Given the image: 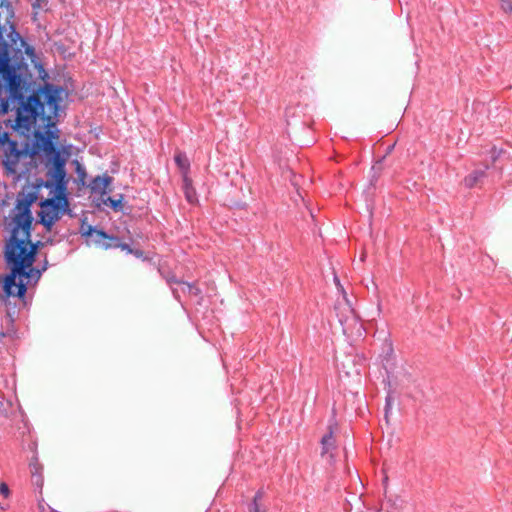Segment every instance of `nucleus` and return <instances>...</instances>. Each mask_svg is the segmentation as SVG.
<instances>
[{
	"label": "nucleus",
	"instance_id": "nucleus-11",
	"mask_svg": "<svg viewBox=\"0 0 512 512\" xmlns=\"http://www.w3.org/2000/svg\"><path fill=\"white\" fill-rule=\"evenodd\" d=\"M484 177H485V171L475 170L464 178V184L468 188H473Z\"/></svg>",
	"mask_w": 512,
	"mask_h": 512
},
{
	"label": "nucleus",
	"instance_id": "nucleus-18",
	"mask_svg": "<svg viewBox=\"0 0 512 512\" xmlns=\"http://www.w3.org/2000/svg\"><path fill=\"white\" fill-rule=\"evenodd\" d=\"M96 231V228L88 225L86 228L82 227V235L86 237H92Z\"/></svg>",
	"mask_w": 512,
	"mask_h": 512
},
{
	"label": "nucleus",
	"instance_id": "nucleus-1",
	"mask_svg": "<svg viewBox=\"0 0 512 512\" xmlns=\"http://www.w3.org/2000/svg\"><path fill=\"white\" fill-rule=\"evenodd\" d=\"M37 199L36 191L21 192L11 212V235L4 248V257L10 273L2 280L6 298L12 296L23 299L30 281L40 277V271L36 270L33 264L41 242L31 241V206Z\"/></svg>",
	"mask_w": 512,
	"mask_h": 512
},
{
	"label": "nucleus",
	"instance_id": "nucleus-19",
	"mask_svg": "<svg viewBox=\"0 0 512 512\" xmlns=\"http://www.w3.org/2000/svg\"><path fill=\"white\" fill-rule=\"evenodd\" d=\"M0 493L3 494L5 497L9 495V488L7 484L4 482L0 484Z\"/></svg>",
	"mask_w": 512,
	"mask_h": 512
},
{
	"label": "nucleus",
	"instance_id": "nucleus-7",
	"mask_svg": "<svg viewBox=\"0 0 512 512\" xmlns=\"http://www.w3.org/2000/svg\"><path fill=\"white\" fill-rule=\"evenodd\" d=\"M112 177L108 175L96 176L90 183L92 193L99 194L101 198L111 192Z\"/></svg>",
	"mask_w": 512,
	"mask_h": 512
},
{
	"label": "nucleus",
	"instance_id": "nucleus-17",
	"mask_svg": "<svg viewBox=\"0 0 512 512\" xmlns=\"http://www.w3.org/2000/svg\"><path fill=\"white\" fill-rule=\"evenodd\" d=\"M500 6L504 12L512 13V0H501Z\"/></svg>",
	"mask_w": 512,
	"mask_h": 512
},
{
	"label": "nucleus",
	"instance_id": "nucleus-4",
	"mask_svg": "<svg viewBox=\"0 0 512 512\" xmlns=\"http://www.w3.org/2000/svg\"><path fill=\"white\" fill-rule=\"evenodd\" d=\"M55 124L51 121V117H47L46 130L35 131L32 144V155L43 153L46 158V177L52 176L55 168H60L62 172H66V160L62 157L60 150L56 147L59 139L58 131Z\"/></svg>",
	"mask_w": 512,
	"mask_h": 512
},
{
	"label": "nucleus",
	"instance_id": "nucleus-22",
	"mask_svg": "<svg viewBox=\"0 0 512 512\" xmlns=\"http://www.w3.org/2000/svg\"><path fill=\"white\" fill-rule=\"evenodd\" d=\"M117 242H118V240H117L116 242H112L113 247H120V248H121V249H123V250H128V251H130L129 246H128L127 244H119V243H117Z\"/></svg>",
	"mask_w": 512,
	"mask_h": 512
},
{
	"label": "nucleus",
	"instance_id": "nucleus-12",
	"mask_svg": "<svg viewBox=\"0 0 512 512\" xmlns=\"http://www.w3.org/2000/svg\"><path fill=\"white\" fill-rule=\"evenodd\" d=\"M123 199H124V197L122 194H120L117 199L109 197V196L106 198H105V196L103 198H101L103 204L111 207L114 211H121L123 209V204H122Z\"/></svg>",
	"mask_w": 512,
	"mask_h": 512
},
{
	"label": "nucleus",
	"instance_id": "nucleus-8",
	"mask_svg": "<svg viewBox=\"0 0 512 512\" xmlns=\"http://www.w3.org/2000/svg\"><path fill=\"white\" fill-rule=\"evenodd\" d=\"M92 238H93V242L97 246H99V247H101V248H103L105 250H107L109 248H112L113 247L112 242H116L117 241V238L109 236L103 230H98V229H96V231H95L94 235L92 236Z\"/></svg>",
	"mask_w": 512,
	"mask_h": 512
},
{
	"label": "nucleus",
	"instance_id": "nucleus-10",
	"mask_svg": "<svg viewBox=\"0 0 512 512\" xmlns=\"http://www.w3.org/2000/svg\"><path fill=\"white\" fill-rule=\"evenodd\" d=\"M182 179H183V190H184V194H185L186 200L190 204L197 203V201H198L197 200V194H196L195 189L192 186L191 178L189 176H185Z\"/></svg>",
	"mask_w": 512,
	"mask_h": 512
},
{
	"label": "nucleus",
	"instance_id": "nucleus-2",
	"mask_svg": "<svg viewBox=\"0 0 512 512\" xmlns=\"http://www.w3.org/2000/svg\"><path fill=\"white\" fill-rule=\"evenodd\" d=\"M21 98L13 100L6 87V79L0 76V114L5 115L9 110H16V126L20 128H29L36 122L40 115H44L45 106L48 112L56 113L61 100V90L51 86H46L42 92L44 102H41L40 96L32 94L26 97L27 87L25 81L21 78Z\"/></svg>",
	"mask_w": 512,
	"mask_h": 512
},
{
	"label": "nucleus",
	"instance_id": "nucleus-13",
	"mask_svg": "<svg viewBox=\"0 0 512 512\" xmlns=\"http://www.w3.org/2000/svg\"><path fill=\"white\" fill-rule=\"evenodd\" d=\"M263 496H264V492L262 490H259L255 494V496L253 498V503H252V506H251L249 512H266V510L260 504L261 500L263 499Z\"/></svg>",
	"mask_w": 512,
	"mask_h": 512
},
{
	"label": "nucleus",
	"instance_id": "nucleus-5",
	"mask_svg": "<svg viewBox=\"0 0 512 512\" xmlns=\"http://www.w3.org/2000/svg\"><path fill=\"white\" fill-rule=\"evenodd\" d=\"M0 147L5 154L3 164L8 173L14 174L17 172V164L25 152L18 148V143L9 138L7 132H0Z\"/></svg>",
	"mask_w": 512,
	"mask_h": 512
},
{
	"label": "nucleus",
	"instance_id": "nucleus-14",
	"mask_svg": "<svg viewBox=\"0 0 512 512\" xmlns=\"http://www.w3.org/2000/svg\"><path fill=\"white\" fill-rule=\"evenodd\" d=\"M48 0H32V8L36 15L40 10H46L48 8Z\"/></svg>",
	"mask_w": 512,
	"mask_h": 512
},
{
	"label": "nucleus",
	"instance_id": "nucleus-24",
	"mask_svg": "<svg viewBox=\"0 0 512 512\" xmlns=\"http://www.w3.org/2000/svg\"><path fill=\"white\" fill-rule=\"evenodd\" d=\"M335 281H336L337 285L340 286V282L337 278H335Z\"/></svg>",
	"mask_w": 512,
	"mask_h": 512
},
{
	"label": "nucleus",
	"instance_id": "nucleus-15",
	"mask_svg": "<svg viewBox=\"0 0 512 512\" xmlns=\"http://www.w3.org/2000/svg\"><path fill=\"white\" fill-rule=\"evenodd\" d=\"M30 472H31V475H37V474H42L43 472V467L42 465L38 462L37 459H34L31 463H30Z\"/></svg>",
	"mask_w": 512,
	"mask_h": 512
},
{
	"label": "nucleus",
	"instance_id": "nucleus-20",
	"mask_svg": "<svg viewBox=\"0 0 512 512\" xmlns=\"http://www.w3.org/2000/svg\"><path fill=\"white\" fill-rule=\"evenodd\" d=\"M6 405H8V403H5L3 396L0 395V415H5Z\"/></svg>",
	"mask_w": 512,
	"mask_h": 512
},
{
	"label": "nucleus",
	"instance_id": "nucleus-3",
	"mask_svg": "<svg viewBox=\"0 0 512 512\" xmlns=\"http://www.w3.org/2000/svg\"><path fill=\"white\" fill-rule=\"evenodd\" d=\"M44 186L48 188L49 197L40 202V222L48 231L52 226L69 210L68 202V179L66 172L55 168L53 175L46 177Z\"/></svg>",
	"mask_w": 512,
	"mask_h": 512
},
{
	"label": "nucleus",
	"instance_id": "nucleus-25",
	"mask_svg": "<svg viewBox=\"0 0 512 512\" xmlns=\"http://www.w3.org/2000/svg\"><path fill=\"white\" fill-rule=\"evenodd\" d=\"M6 416H7V414L5 413V415H0V418H1V417H6Z\"/></svg>",
	"mask_w": 512,
	"mask_h": 512
},
{
	"label": "nucleus",
	"instance_id": "nucleus-6",
	"mask_svg": "<svg viewBox=\"0 0 512 512\" xmlns=\"http://www.w3.org/2000/svg\"><path fill=\"white\" fill-rule=\"evenodd\" d=\"M336 429H337V425L335 423L330 424L328 426V432L321 439V446H322L321 455L322 456L328 455V457L330 459L333 458L332 452L336 449L335 438H334V433H335Z\"/></svg>",
	"mask_w": 512,
	"mask_h": 512
},
{
	"label": "nucleus",
	"instance_id": "nucleus-9",
	"mask_svg": "<svg viewBox=\"0 0 512 512\" xmlns=\"http://www.w3.org/2000/svg\"><path fill=\"white\" fill-rule=\"evenodd\" d=\"M174 160H175L176 165L180 169L182 178H184L185 176H189L188 174H189V170H190V162H189L187 156L185 155V153L178 151L175 154Z\"/></svg>",
	"mask_w": 512,
	"mask_h": 512
},
{
	"label": "nucleus",
	"instance_id": "nucleus-16",
	"mask_svg": "<svg viewBox=\"0 0 512 512\" xmlns=\"http://www.w3.org/2000/svg\"><path fill=\"white\" fill-rule=\"evenodd\" d=\"M31 477H32L33 484L36 485L38 488L42 489L43 483H44L43 475L37 474V475H31Z\"/></svg>",
	"mask_w": 512,
	"mask_h": 512
},
{
	"label": "nucleus",
	"instance_id": "nucleus-23",
	"mask_svg": "<svg viewBox=\"0 0 512 512\" xmlns=\"http://www.w3.org/2000/svg\"><path fill=\"white\" fill-rule=\"evenodd\" d=\"M186 286H187L189 292H191V293H193L195 295L199 294L200 291H199L198 288H195V287L191 286L190 284H186Z\"/></svg>",
	"mask_w": 512,
	"mask_h": 512
},
{
	"label": "nucleus",
	"instance_id": "nucleus-21",
	"mask_svg": "<svg viewBox=\"0 0 512 512\" xmlns=\"http://www.w3.org/2000/svg\"><path fill=\"white\" fill-rule=\"evenodd\" d=\"M491 153H492V159L493 161H496L497 158L500 156L501 154V150H497L496 147H493L492 150H491Z\"/></svg>",
	"mask_w": 512,
	"mask_h": 512
}]
</instances>
